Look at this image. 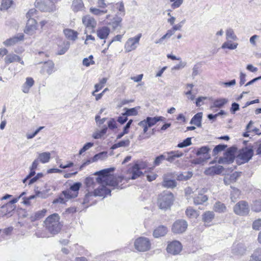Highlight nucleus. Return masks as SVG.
Wrapping results in <instances>:
<instances>
[{
    "label": "nucleus",
    "mask_w": 261,
    "mask_h": 261,
    "mask_svg": "<svg viewBox=\"0 0 261 261\" xmlns=\"http://www.w3.org/2000/svg\"><path fill=\"white\" fill-rule=\"evenodd\" d=\"M148 166L147 161L137 160L128 165L126 171V176H115L111 174L115 170L114 168H109L101 170L95 173L98 175L96 181L100 185V187L95 189L92 192H89L86 196L94 195L95 196H106L110 195L111 191L107 187L113 189H122L130 179H135L143 174L142 170L146 169Z\"/></svg>",
    "instance_id": "1"
},
{
    "label": "nucleus",
    "mask_w": 261,
    "mask_h": 261,
    "mask_svg": "<svg viewBox=\"0 0 261 261\" xmlns=\"http://www.w3.org/2000/svg\"><path fill=\"white\" fill-rule=\"evenodd\" d=\"M44 226L50 233L55 235L60 232L63 225L60 222V217L59 214L54 213L45 219L44 221Z\"/></svg>",
    "instance_id": "2"
},
{
    "label": "nucleus",
    "mask_w": 261,
    "mask_h": 261,
    "mask_svg": "<svg viewBox=\"0 0 261 261\" xmlns=\"http://www.w3.org/2000/svg\"><path fill=\"white\" fill-rule=\"evenodd\" d=\"M165 120V118L163 116L147 117L146 119L139 122L138 125L143 129L142 134L140 135V137L142 139L149 138L151 134L148 133V128L155 125L159 121Z\"/></svg>",
    "instance_id": "3"
},
{
    "label": "nucleus",
    "mask_w": 261,
    "mask_h": 261,
    "mask_svg": "<svg viewBox=\"0 0 261 261\" xmlns=\"http://www.w3.org/2000/svg\"><path fill=\"white\" fill-rule=\"evenodd\" d=\"M37 11L35 9H31L27 13L26 16L28 21L24 30L25 34L33 35L38 30V23L34 18L37 15Z\"/></svg>",
    "instance_id": "4"
},
{
    "label": "nucleus",
    "mask_w": 261,
    "mask_h": 261,
    "mask_svg": "<svg viewBox=\"0 0 261 261\" xmlns=\"http://www.w3.org/2000/svg\"><path fill=\"white\" fill-rule=\"evenodd\" d=\"M174 200V195L171 192L164 191L158 195L157 205L160 209L167 210L173 204Z\"/></svg>",
    "instance_id": "5"
},
{
    "label": "nucleus",
    "mask_w": 261,
    "mask_h": 261,
    "mask_svg": "<svg viewBox=\"0 0 261 261\" xmlns=\"http://www.w3.org/2000/svg\"><path fill=\"white\" fill-rule=\"evenodd\" d=\"M182 155L183 153L178 150L165 152L163 154H161L155 158L153 166L154 167L158 166L165 160L170 162H173L176 158H179Z\"/></svg>",
    "instance_id": "6"
},
{
    "label": "nucleus",
    "mask_w": 261,
    "mask_h": 261,
    "mask_svg": "<svg viewBox=\"0 0 261 261\" xmlns=\"http://www.w3.org/2000/svg\"><path fill=\"white\" fill-rule=\"evenodd\" d=\"M135 249L139 252H146L151 248V243L149 239L144 237L136 238L134 242Z\"/></svg>",
    "instance_id": "7"
},
{
    "label": "nucleus",
    "mask_w": 261,
    "mask_h": 261,
    "mask_svg": "<svg viewBox=\"0 0 261 261\" xmlns=\"http://www.w3.org/2000/svg\"><path fill=\"white\" fill-rule=\"evenodd\" d=\"M81 187L82 184L81 182H75L70 187L69 189L63 191V193L67 198H75L78 196L79 190Z\"/></svg>",
    "instance_id": "8"
},
{
    "label": "nucleus",
    "mask_w": 261,
    "mask_h": 261,
    "mask_svg": "<svg viewBox=\"0 0 261 261\" xmlns=\"http://www.w3.org/2000/svg\"><path fill=\"white\" fill-rule=\"evenodd\" d=\"M233 211L235 214L240 216L247 215L249 213V206L247 202L240 201L233 207Z\"/></svg>",
    "instance_id": "9"
},
{
    "label": "nucleus",
    "mask_w": 261,
    "mask_h": 261,
    "mask_svg": "<svg viewBox=\"0 0 261 261\" xmlns=\"http://www.w3.org/2000/svg\"><path fill=\"white\" fill-rule=\"evenodd\" d=\"M182 245L178 241H173L168 243L166 251L167 252L173 255L178 254L182 250Z\"/></svg>",
    "instance_id": "10"
},
{
    "label": "nucleus",
    "mask_w": 261,
    "mask_h": 261,
    "mask_svg": "<svg viewBox=\"0 0 261 261\" xmlns=\"http://www.w3.org/2000/svg\"><path fill=\"white\" fill-rule=\"evenodd\" d=\"M188 224L186 220H177L172 225L171 230L175 234L182 233L187 229Z\"/></svg>",
    "instance_id": "11"
},
{
    "label": "nucleus",
    "mask_w": 261,
    "mask_h": 261,
    "mask_svg": "<svg viewBox=\"0 0 261 261\" xmlns=\"http://www.w3.org/2000/svg\"><path fill=\"white\" fill-rule=\"evenodd\" d=\"M141 37L142 34L140 33L134 37L129 38L125 44V49L128 52L135 50Z\"/></svg>",
    "instance_id": "12"
},
{
    "label": "nucleus",
    "mask_w": 261,
    "mask_h": 261,
    "mask_svg": "<svg viewBox=\"0 0 261 261\" xmlns=\"http://www.w3.org/2000/svg\"><path fill=\"white\" fill-rule=\"evenodd\" d=\"M56 70V69L54 63L51 60H48L43 63L40 72L43 75H50L55 72Z\"/></svg>",
    "instance_id": "13"
},
{
    "label": "nucleus",
    "mask_w": 261,
    "mask_h": 261,
    "mask_svg": "<svg viewBox=\"0 0 261 261\" xmlns=\"http://www.w3.org/2000/svg\"><path fill=\"white\" fill-rule=\"evenodd\" d=\"M215 215L213 211H207L202 215V221L205 226L210 227L214 224Z\"/></svg>",
    "instance_id": "14"
},
{
    "label": "nucleus",
    "mask_w": 261,
    "mask_h": 261,
    "mask_svg": "<svg viewBox=\"0 0 261 261\" xmlns=\"http://www.w3.org/2000/svg\"><path fill=\"white\" fill-rule=\"evenodd\" d=\"M253 155V151L252 149L247 148L242 149L238 155V159L240 160L242 163L247 162L251 159Z\"/></svg>",
    "instance_id": "15"
},
{
    "label": "nucleus",
    "mask_w": 261,
    "mask_h": 261,
    "mask_svg": "<svg viewBox=\"0 0 261 261\" xmlns=\"http://www.w3.org/2000/svg\"><path fill=\"white\" fill-rule=\"evenodd\" d=\"M24 34L20 33L17 35L13 36L6 40L4 42V44L6 46H11L15 45L20 41H23L24 39Z\"/></svg>",
    "instance_id": "16"
},
{
    "label": "nucleus",
    "mask_w": 261,
    "mask_h": 261,
    "mask_svg": "<svg viewBox=\"0 0 261 261\" xmlns=\"http://www.w3.org/2000/svg\"><path fill=\"white\" fill-rule=\"evenodd\" d=\"M82 22L84 25L87 28L94 30L96 26V21L90 15H86L83 17Z\"/></svg>",
    "instance_id": "17"
},
{
    "label": "nucleus",
    "mask_w": 261,
    "mask_h": 261,
    "mask_svg": "<svg viewBox=\"0 0 261 261\" xmlns=\"http://www.w3.org/2000/svg\"><path fill=\"white\" fill-rule=\"evenodd\" d=\"M14 62H19L22 64H23L21 58L18 55L14 54H7L5 58V64L8 65Z\"/></svg>",
    "instance_id": "18"
},
{
    "label": "nucleus",
    "mask_w": 261,
    "mask_h": 261,
    "mask_svg": "<svg viewBox=\"0 0 261 261\" xmlns=\"http://www.w3.org/2000/svg\"><path fill=\"white\" fill-rule=\"evenodd\" d=\"M110 33V29L107 27L99 28L96 31L97 37L100 39H106Z\"/></svg>",
    "instance_id": "19"
},
{
    "label": "nucleus",
    "mask_w": 261,
    "mask_h": 261,
    "mask_svg": "<svg viewBox=\"0 0 261 261\" xmlns=\"http://www.w3.org/2000/svg\"><path fill=\"white\" fill-rule=\"evenodd\" d=\"M241 172H234L231 174L226 175L224 181L226 185H229L236 181L237 179L241 176Z\"/></svg>",
    "instance_id": "20"
},
{
    "label": "nucleus",
    "mask_w": 261,
    "mask_h": 261,
    "mask_svg": "<svg viewBox=\"0 0 261 261\" xmlns=\"http://www.w3.org/2000/svg\"><path fill=\"white\" fill-rule=\"evenodd\" d=\"M223 170V168L221 166H212L206 169L204 173L207 175L219 174L222 172Z\"/></svg>",
    "instance_id": "21"
},
{
    "label": "nucleus",
    "mask_w": 261,
    "mask_h": 261,
    "mask_svg": "<svg viewBox=\"0 0 261 261\" xmlns=\"http://www.w3.org/2000/svg\"><path fill=\"white\" fill-rule=\"evenodd\" d=\"M38 163H39L38 160H37L36 159L34 161V162H33V163L31 165V167H30V171L29 174L22 180L23 184H27L26 183H27L28 180L35 175V174H36L35 170L38 167Z\"/></svg>",
    "instance_id": "22"
},
{
    "label": "nucleus",
    "mask_w": 261,
    "mask_h": 261,
    "mask_svg": "<svg viewBox=\"0 0 261 261\" xmlns=\"http://www.w3.org/2000/svg\"><path fill=\"white\" fill-rule=\"evenodd\" d=\"M167 232V228L165 226L161 225L153 230V236L154 238H158L165 236Z\"/></svg>",
    "instance_id": "23"
},
{
    "label": "nucleus",
    "mask_w": 261,
    "mask_h": 261,
    "mask_svg": "<svg viewBox=\"0 0 261 261\" xmlns=\"http://www.w3.org/2000/svg\"><path fill=\"white\" fill-rule=\"evenodd\" d=\"M65 37L70 40L75 41L78 37L79 33L77 31L70 29H65L63 30Z\"/></svg>",
    "instance_id": "24"
},
{
    "label": "nucleus",
    "mask_w": 261,
    "mask_h": 261,
    "mask_svg": "<svg viewBox=\"0 0 261 261\" xmlns=\"http://www.w3.org/2000/svg\"><path fill=\"white\" fill-rule=\"evenodd\" d=\"M14 207H11L10 203H5L0 206V217H3L10 214Z\"/></svg>",
    "instance_id": "25"
},
{
    "label": "nucleus",
    "mask_w": 261,
    "mask_h": 261,
    "mask_svg": "<svg viewBox=\"0 0 261 261\" xmlns=\"http://www.w3.org/2000/svg\"><path fill=\"white\" fill-rule=\"evenodd\" d=\"M14 4L13 0H1L0 2V11L5 12L8 11Z\"/></svg>",
    "instance_id": "26"
},
{
    "label": "nucleus",
    "mask_w": 261,
    "mask_h": 261,
    "mask_svg": "<svg viewBox=\"0 0 261 261\" xmlns=\"http://www.w3.org/2000/svg\"><path fill=\"white\" fill-rule=\"evenodd\" d=\"M35 82L32 77H27L25 83L22 86L23 92L28 93L29 92L31 88L34 85Z\"/></svg>",
    "instance_id": "27"
},
{
    "label": "nucleus",
    "mask_w": 261,
    "mask_h": 261,
    "mask_svg": "<svg viewBox=\"0 0 261 261\" xmlns=\"http://www.w3.org/2000/svg\"><path fill=\"white\" fill-rule=\"evenodd\" d=\"M47 210L45 208L36 212L31 216L30 219L32 222H35L36 221L39 220L43 218L45 216Z\"/></svg>",
    "instance_id": "28"
},
{
    "label": "nucleus",
    "mask_w": 261,
    "mask_h": 261,
    "mask_svg": "<svg viewBox=\"0 0 261 261\" xmlns=\"http://www.w3.org/2000/svg\"><path fill=\"white\" fill-rule=\"evenodd\" d=\"M69 47V43L65 41H61L58 45L57 54H64Z\"/></svg>",
    "instance_id": "29"
},
{
    "label": "nucleus",
    "mask_w": 261,
    "mask_h": 261,
    "mask_svg": "<svg viewBox=\"0 0 261 261\" xmlns=\"http://www.w3.org/2000/svg\"><path fill=\"white\" fill-rule=\"evenodd\" d=\"M213 210L216 213H223L226 211L227 207L224 203L218 201L214 204Z\"/></svg>",
    "instance_id": "30"
},
{
    "label": "nucleus",
    "mask_w": 261,
    "mask_h": 261,
    "mask_svg": "<svg viewBox=\"0 0 261 261\" xmlns=\"http://www.w3.org/2000/svg\"><path fill=\"white\" fill-rule=\"evenodd\" d=\"M185 214L189 219H196L199 216V214L197 211L191 206H189L187 208L185 211Z\"/></svg>",
    "instance_id": "31"
},
{
    "label": "nucleus",
    "mask_w": 261,
    "mask_h": 261,
    "mask_svg": "<svg viewBox=\"0 0 261 261\" xmlns=\"http://www.w3.org/2000/svg\"><path fill=\"white\" fill-rule=\"evenodd\" d=\"M50 159V153L49 152H45L38 154V158L36 159L38 162L44 164L49 161Z\"/></svg>",
    "instance_id": "32"
},
{
    "label": "nucleus",
    "mask_w": 261,
    "mask_h": 261,
    "mask_svg": "<svg viewBox=\"0 0 261 261\" xmlns=\"http://www.w3.org/2000/svg\"><path fill=\"white\" fill-rule=\"evenodd\" d=\"M207 200V196L202 194H199L197 196H195L193 199L194 203L195 205L202 204Z\"/></svg>",
    "instance_id": "33"
},
{
    "label": "nucleus",
    "mask_w": 261,
    "mask_h": 261,
    "mask_svg": "<svg viewBox=\"0 0 261 261\" xmlns=\"http://www.w3.org/2000/svg\"><path fill=\"white\" fill-rule=\"evenodd\" d=\"M84 7V4L82 0H74L72 2L71 8L74 12H78Z\"/></svg>",
    "instance_id": "34"
},
{
    "label": "nucleus",
    "mask_w": 261,
    "mask_h": 261,
    "mask_svg": "<svg viewBox=\"0 0 261 261\" xmlns=\"http://www.w3.org/2000/svg\"><path fill=\"white\" fill-rule=\"evenodd\" d=\"M202 117V113L200 112L195 114L191 120V123L194 124L197 126L201 125V121Z\"/></svg>",
    "instance_id": "35"
},
{
    "label": "nucleus",
    "mask_w": 261,
    "mask_h": 261,
    "mask_svg": "<svg viewBox=\"0 0 261 261\" xmlns=\"http://www.w3.org/2000/svg\"><path fill=\"white\" fill-rule=\"evenodd\" d=\"M193 173L192 172H185L178 175L176 179L179 181H186L190 179Z\"/></svg>",
    "instance_id": "36"
},
{
    "label": "nucleus",
    "mask_w": 261,
    "mask_h": 261,
    "mask_svg": "<svg viewBox=\"0 0 261 261\" xmlns=\"http://www.w3.org/2000/svg\"><path fill=\"white\" fill-rule=\"evenodd\" d=\"M70 199H71V198H67L66 196L63 193L62 191L59 197L53 200V203L54 204L58 203L61 204H65L66 202Z\"/></svg>",
    "instance_id": "37"
},
{
    "label": "nucleus",
    "mask_w": 261,
    "mask_h": 261,
    "mask_svg": "<svg viewBox=\"0 0 261 261\" xmlns=\"http://www.w3.org/2000/svg\"><path fill=\"white\" fill-rule=\"evenodd\" d=\"M130 141L128 139L125 140H122L117 143H115L112 145L111 148L112 149H115L120 147H126L129 146Z\"/></svg>",
    "instance_id": "38"
},
{
    "label": "nucleus",
    "mask_w": 261,
    "mask_h": 261,
    "mask_svg": "<svg viewBox=\"0 0 261 261\" xmlns=\"http://www.w3.org/2000/svg\"><path fill=\"white\" fill-rule=\"evenodd\" d=\"M162 186L167 188H173L176 187V182L175 180L164 179L162 182Z\"/></svg>",
    "instance_id": "39"
},
{
    "label": "nucleus",
    "mask_w": 261,
    "mask_h": 261,
    "mask_svg": "<svg viewBox=\"0 0 261 261\" xmlns=\"http://www.w3.org/2000/svg\"><path fill=\"white\" fill-rule=\"evenodd\" d=\"M250 261H261V248L256 249L251 256Z\"/></svg>",
    "instance_id": "40"
},
{
    "label": "nucleus",
    "mask_w": 261,
    "mask_h": 261,
    "mask_svg": "<svg viewBox=\"0 0 261 261\" xmlns=\"http://www.w3.org/2000/svg\"><path fill=\"white\" fill-rule=\"evenodd\" d=\"M121 21L122 18L117 16H116L113 18L111 22L108 23V24L112 25L113 28L115 29L120 25Z\"/></svg>",
    "instance_id": "41"
},
{
    "label": "nucleus",
    "mask_w": 261,
    "mask_h": 261,
    "mask_svg": "<svg viewBox=\"0 0 261 261\" xmlns=\"http://www.w3.org/2000/svg\"><path fill=\"white\" fill-rule=\"evenodd\" d=\"M140 108V107H137L131 109L125 108V114L127 116H136L138 114V110Z\"/></svg>",
    "instance_id": "42"
},
{
    "label": "nucleus",
    "mask_w": 261,
    "mask_h": 261,
    "mask_svg": "<svg viewBox=\"0 0 261 261\" xmlns=\"http://www.w3.org/2000/svg\"><path fill=\"white\" fill-rule=\"evenodd\" d=\"M90 12L95 15H100L101 14L107 13L108 11L107 9H100L94 7H91L90 8Z\"/></svg>",
    "instance_id": "43"
},
{
    "label": "nucleus",
    "mask_w": 261,
    "mask_h": 261,
    "mask_svg": "<svg viewBox=\"0 0 261 261\" xmlns=\"http://www.w3.org/2000/svg\"><path fill=\"white\" fill-rule=\"evenodd\" d=\"M238 43H232L230 41H227L224 42L222 45V48H228L229 49H234L238 46Z\"/></svg>",
    "instance_id": "44"
},
{
    "label": "nucleus",
    "mask_w": 261,
    "mask_h": 261,
    "mask_svg": "<svg viewBox=\"0 0 261 261\" xmlns=\"http://www.w3.org/2000/svg\"><path fill=\"white\" fill-rule=\"evenodd\" d=\"M210 150L207 146H202L198 150L197 154L198 155H202L206 158Z\"/></svg>",
    "instance_id": "45"
},
{
    "label": "nucleus",
    "mask_w": 261,
    "mask_h": 261,
    "mask_svg": "<svg viewBox=\"0 0 261 261\" xmlns=\"http://www.w3.org/2000/svg\"><path fill=\"white\" fill-rule=\"evenodd\" d=\"M227 146L224 144H219L215 147L213 149V153L214 155H217L220 152L224 150Z\"/></svg>",
    "instance_id": "46"
},
{
    "label": "nucleus",
    "mask_w": 261,
    "mask_h": 261,
    "mask_svg": "<svg viewBox=\"0 0 261 261\" xmlns=\"http://www.w3.org/2000/svg\"><path fill=\"white\" fill-rule=\"evenodd\" d=\"M85 184L87 188L90 189L91 188H94L95 187V183L94 182L93 178L88 177L85 179Z\"/></svg>",
    "instance_id": "47"
},
{
    "label": "nucleus",
    "mask_w": 261,
    "mask_h": 261,
    "mask_svg": "<svg viewBox=\"0 0 261 261\" xmlns=\"http://www.w3.org/2000/svg\"><path fill=\"white\" fill-rule=\"evenodd\" d=\"M252 209L255 212H259L261 211V200H255L252 204Z\"/></svg>",
    "instance_id": "48"
},
{
    "label": "nucleus",
    "mask_w": 261,
    "mask_h": 261,
    "mask_svg": "<svg viewBox=\"0 0 261 261\" xmlns=\"http://www.w3.org/2000/svg\"><path fill=\"white\" fill-rule=\"evenodd\" d=\"M93 57L90 55L88 58H84L83 60V64L84 66L88 67L90 65H93L95 63L93 61Z\"/></svg>",
    "instance_id": "49"
},
{
    "label": "nucleus",
    "mask_w": 261,
    "mask_h": 261,
    "mask_svg": "<svg viewBox=\"0 0 261 261\" xmlns=\"http://www.w3.org/2000/svg\"><path fill=\"white\" fill-rule=\"evenodd\" d=\"M174 33V31L171 28V29L167 31V33L163 35L158 41H156V43L161 42L163 40L166 38H169Z\"/></svg>",
    "instance_id": "50"
},
{
    "label": "nucleus",
    "mask_w": 261,
    "mask_h": 261,
    "mask_svg": "<svg viewBox=\"0 0 261 261\" xmlns=\"http://www.w3.org/2000/svg\"><path fill=\"white\" fill-rule=\"evenodd\" d=\"M194 85L192 84H188L187 85V88H189V90L185 92V94L187 96H190L188 97L189 99L191 100H194L195 99L194 95L192 94V89Z\"/></svg>",
    "instance_id": "51"
},
{
    "label": "nucleus",
    "mask_w": 261,
    "mask_h": 261,
    "mask_svg": "<svg viewBox=\"0 0 261 261\" xmlns=\"http://www.w3.org/2000/svg\"><path fill=\"white\" fill-rule=\"evenodd\" d=\"M191 144V138H187L182 142L178 143L177 146L179 148H184L190 146Z\"/></svg>",
    "instance_id": "52"
},
{
    "label": "nucleus",
    "mask_w": 261,
    "mask_h": 261,
    "mask_svg": "<svg viewBox=\"0 0 261 261\" xmlns=\"http://www.w3.org/2000/svg\"><path fill=\"white\" fill-rule=\"evenodd\" d=\"M227 102V100L225 99H216L214 102V106L216 108H221Z\"/></svg>",
    "instance_id": "53"
},
{
    "label": "nucleus",
    "mask_w": 261,
    "mask_h": 261,
    "mask_svg": "<svg viewBox=\"0 0 261 261\" xmlns=\"http://www.w3.org/2000/svg\"><path fill=\"white\" fill-rule=\"evenodd\" d=\"M252 228L256 230L261 229V219H257L253 222Z\"/></svg>",
    "instance_id": "54"
},
{
    "label": "nucleus",
    "mask_w": 261,
    "mask_h": 261,
    "mask_svg": "<svg viewBox=\"0 0 261 261\" xmlns=\"http://www.w3.org/2000/svg\"><path fill=\"white\" fill-rule=\"evenodd\" d=\"M59 164V167L62 169L70 168L73 166V163L71 161H68L66 164H64L60 163V161L57 162Z\"/></svg>",
    "instance_id": "55"
},
{
    "label": "nucleus",
    "mask_w": 261,
    "mask_h": 261,
    "mask_svg": "<svg viewBox=\"0 0 261 261\" xmlns=\"http://www.w3.org/2000/svg\"><path fill=\"white\" fill-rule=\"evenodd\" d=\"M226 35L227 39L230 38L235 39L237 38L236 36L234 35L233 31L231 29H228L226 31Z\"/></svg>",
    "instance_id": "56"
},
{
    "label": "nucleus",
    "mask_w": 261,
    "mask_h": 261,
    "mask_svg": "<svg viewBox=\"0 0 261 261\" xmlns=\"http://www.w3.org/2000/svg\"><path fill=\"white\" fill-rule=\"evenodd\" d=\"M93 143H87L84 145V146L80 149L79 151V153L80 154H82L83 152L86 151L87 150L89 149L90 147L93 146Z\"/></svg>",
    "instance_id": "57"
},
{
    "label": "nucleus",
    "mask_w": 261,
    "mask_h": 261,
    "mask_svg": "<svg viewBox=\"0 0 261 261\" xmlns=\"http://www.w3.org/2000/svg\"><path fill=\"white\" fill-rule=\"evenodd\" d=\"M170 2L173 3L171 5V7L173 9H175L180 6L183 2V0H170Z\"/></svg>",
    "instance_id": "58"
},
{
    "label": "nucleus",
    "mask_w": 261,
    "mask_h": 261,
    "mask_svg": "<svg viewBox=\"0 0 261 261\" xmlns=\"http://www.w3.org/2000/svg\"><path fill=\"white\" fill-rule=\"evenodd\" d=\"M157 174L155 172H151L147 173L146 177L148 181H151L156 179Z\"/></svg>",
    "instance_id": "59"
},
{
    "label": "nucleus",
    "mask_w": 261,
    "mask_h": 261,
    "mask_svg": "<svg viewBox=\"0 0 261 261\" xmlns=\"http://www.w3.org/2000/svg\"><path fill=\"white\" fill-rule=\"evenodd\" d=\"M43 128V126H40L37 129H36L33 133L28 134L27 135V138L29 139L34 138Z\"/></svg>",
    "instance_id": "60"
},
{
    "label": "nucleus",
    "mask_w": 261,
    "mask_h": 261,
    "mask_svg": "<svg viewBox=\"0 0 261 261\" xmlns=\"http://www.w3.org/2000/svg\"><path fill=\"white\" fill-rule=\"evenodd\" d=\"M127 116L125 113H123L121 116L118 118V122L120 124L124 123L127 120Z\"/></svg>",
    "instance_id": "61"
},
{
    "label": "nucleus",
    "mask_w": 261,
    "mask_h": 261,
    "mask_svg": "<svg viewBox=\"0 0 261 261\" xmlns=\"http://www.w3.org/2000/svg\"><path fill=\"white\" fill-rule=\"evenodd\" d=\"M255 145L256 146V154H261V139L255 142Z\"/></svg>",
    "instance_id": "62"
},
{
    "label": "nucleus",
    "mask_w": 261,
    "mask_h": 261,
    "mask_svg": "<svg viewBox=\"0 0 261 261\" xmlns=\"http://www.w3.org/2000/svg\"><path fill=\"white\" fill-rule=\"evenodd\" d=\"M35 197V195H31L28 197H24L23 198V200L22 203L25 205H30L31 204L30 200Z\"/></svg>",
    "instance_id": "63"
},
{
    "label": "nucleus",
    "mask_w": 261,
    "mask_h": 261,
    "mask_svg": "<svg viewBox=\"0 0 261 261\" xmlns=\"http://www.w3.org/2000/svg\"><path fill=\"white\" fill-rule=\"evenodd\" d=\"M97 4L98 7L101 9H106L107 7V5L105 3V0H98Z\"/></svg>",
    "instance_id": "64"
}]
</instances>
